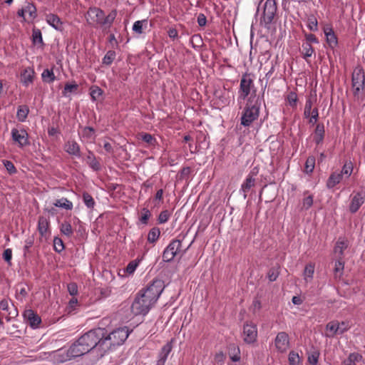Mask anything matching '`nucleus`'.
Returning a JSON list of instances; mask_svg holds the SVG:
<instances>
[{
  "label": "nucleus",
  "instance_id": "7",
  "mask_svg": "<svg viewBox=\"0 0 365 365\" xmlns=\"http://www.w3.org/2000/svg\"><path fill=\"white\" fill-rule=\"evenodd\" d=\"M277 4L275 0H266L263 6L262 21L266 25L270 24L277 13Z\"/></svg>",
  "mask_w": 365,
  "mask_h": 365
},
{
  "label": "nucleus",
  "instance_id": "45",
  "mask_svg": "<svg viewBox=\"0 0 365 365\" xmlns=\"http://www.w3.org/2000/svg\"><path fill=\"white\" fill-rule=\"evenodd\" d=\"M82 135L83 137L92 140L95 138V130L91 127H85L83 130Z\"/></svg>",
  "mask_w": 365,
  "mask_h": 365
},
{
  "label": "nucleus",
  "instance_id": "29",
  "mask_svg": "<svg viewBox=\"0 0 365 365\" xmlns=\"http://www.w3.org/2000/svg\"><path fill=\"white\" fill-rule=\"evenodd\" d=\"M24 9L26 20H32L36 17V9L33 4H27V5L24 7Z\"/></svg>",
  "mask_w": 365,
  "mask_h": 365
},
{
  "label": "nucleus",
  "instance_id": "27",
  "mask_svg": "<svg viewBox=\"0 0 365 365\" xmlns=\"http://www.w3.org/2000/svg\"><path fill=\"white\" fill-rule=\"evenodd\" d=\"M53 205L56 207L64 208L68 210H71L73 209V203L65 197L56 200Z\"/></svg>",
  "mask_w": 365,
  "mask_h": 365
},
{
  "label": "nucleus",
  "instance_id": "35",
  "mask_svg": "<svg viewBox=\"0 0 365 365\" xmlns=\"http://www.w3.org/2000/svg\"><path fill=\"white\" fill-rule=\"evenodd\" d=\"M255 185V179L252 175H248L245 182L242 185L241 190L245 193L244 196L246 197V192Z\"/></svg>",
  "mask_w": 365,
  "mask_h": 365
},
{
  "label": "nucleus",
  "instance_id": "3",
  "mask_svg": "<svg viewBox=\"0 0 365 365\" xmlns=\"http://www.w3.org/2000/svg\"><path fill=\"white\" fill-rule=\"evenodd\" d=\"M145 294L140 290L131 304V312L135 316L147 314L155 304L150 298L146 297Z\"/></svg>",
  "mask_w": 365,
  "mask_h": 365
},
{
  "label": "nucleus",
  "instance_id": "34",
  "mask_svg": "<svg viewBox=\"0 0 365 365\" xmlns=\"http://www.w3.org/2000/svg\"><path fill=\"white\" fill-rule=\"evenodd\" d=\"M29 110L26 106H21L18 108L16 116L19 121L24 122L29 114Z\"/></svg>",
  "mask_w": 365,
  "mask_h": 365
},
{
  "label": "nucleus",
  "instance_id": "41",
  "mask_svg": "<svg viewBox=\"0 0 365 365\" xmlns=\"http://www.w3.org/2000/svg\"><path fill=\"white\" fill-rule=\"evenodd\" d=\"M115 52L113 51H108L103 58V63L110 65L115 58Z\"/></svg>",
  "mask_w": 365,
  "mask_h": 365
},
{
  "label": "nucleus",
  "instance_id": "13",
  "mask_svg": "<svg viewBox=\"0 0 365 365\" xmlns=\"http://www.w3.org/2000/svg\"><path fill=\"white\" fill-rule=\"evenodd\" d=\"M24 318L32 328L38 327L41 322V317L32 309H27L24 312Z\"/></svg>",
  "mask_w": 365,
  "mask_h": 365
},
{
  "label": "nucleus",
  "instance_id": "44",
  "mask_svg": "<svg viewBox=\"0 0 365 365\" xmlns=\"http://www.w3.org/2000/svg\"><path fill=\"white\" fill-rule=\"evenodd\" d=\"M33 43L41 44L43 43L42 34L39 29H34L32 34Z\"/></svg>",
  "mask_w": 365,
  "mask_h": 365
},
{
  "label": "nucleus",
  "instance_id": "21",
  "mask_svg": "<svg viewBox=\"0 0 365 365\" xmlns=\"http://www.w3.org/2000/svg\"><path fill=\"white\" fill-rule=\"evenodd\" d=\"M117 12L115 10L111 11L108 16H105L103 14V19L101 21V26H105V28H110L116 18Z\"/></svg>",
  "mask_w": 365,
  "mask_h": 365
},
{
  "label": "nucleus",
  "instance_id": "31",
  "mask_svg": "<svg viewBox=\"0 0 365 365\" xmlns=\"http://www.w3.org/2000/svg\"><path fill=\"white\" fill-rule=\"evenodd\" d=\"M160 235V230L158 227H153L148 232V241L150 243H155L158 240Z\"/></svg>",
  "mask_w": 365,
  "mask_h": 365
},
{
  "label": "nucleus",
  "instance_id": "51",
  "mask_svg": "<svg viewBox=\"0 0 365 365\" xmlns=\"http://www.w3.org/2000/svg\"><path fill=\"white\" fill-rule=\"evenodd\" d=\"M312 101L310 98H308L306 101L305 106H304V115L305 118H309L312 113V111L313 109H312Z\"/></svg>",
  "mask_w": 365,
  "mask_h": 365
},
{
  "label": "nucleus",
  "instance_id": "64",
  "mask_svg": "<svg viewBox=\"0 0 365 365\" xmlns=\"http://www.w3.org/2000/svg\"><path fill=\"white\" fill-rule=\"evenodd\" d=\"M33 245L34 239L32 237H29L25 241V245L24 247V255H26L29 252V249L33 246Z\"/></svg>",
  "mask_w": 365,
  "mask_h": 365
},
{
  "label": "nucleus",
  "instance_id": "1",
  "mask_svg": "<svg viewBox=\"0 0 365 365\" xmlns=\"http://www.w3.org/2000/svg\"><path fill=\"white\" fill-rule=\"evenodd\" d=\"M106 334V330L104 328L98 327L93 329L83 335L79 339L83 343V351H90L97 346L103 347V337Z\"/></svg>",
  "mask_w": 365,
  "mask_h": 365
},
{
  "label": "nucleus",
  "instance_id": "11",
  "mask_svg": "<svg viewBox=\"0 0 365 365\" xmlns=\"http://www.w3.org/2000/svg\"><path fill=\"white\" fill-rule=\"evenodd\" d=\"M244 341L246 343L251 344L256 341L257 336V329L255 325L245 324L243 327Z\"/></svg>",
  "mask_w": 365,
  "mask_h": 365
},
{
  "label": "nucleus",
  "instance_id": "60",
  "mask_svg": "<svg viewBox=\"0 0 365 365\" xmlns=\"http://www.w3.org/2000/svg\"><path fill=\"white\" fill-rule=\"evenodd\" d=\"M138 263L136 261H131L128 263V264L126 267V272L128 274H132L135 272L136 269V267H138Z\"/></svg>",
  "mask_w": 365,
  "mask_h": 365
},
{
  "label": "nucleus",
  "instance_id": "5",
  "mask_svg": "<svg viewBox=\"0 0 365 365\" xmlns=\"http://www.w3.org/2000/svg\"><path fill=\"white\" fill-rule=\"evenodd\" d=\"M165 287L164 281L155 278L146 287L142 289L140 291L145 294V297L150 298L153 302L156 303Z\"/></svg>",
  "mask_w": 365,
  "mask_h": 365
},
{
  "label": "nucleus",
  "instance_id": "25",
  "mask_svg": "<svg viewBox=\"0 0 365 365\" xmlns=\"http://www.w3.org/2000/svg\"><path fill=\"white\" fill-rule=\"evenodd\" d=\"M326 329L327 331H329L331 332V334H327V336L328 337H333L334 335L339 334V322L334 320L329 322L326 326Z\"/></svg>",
  "mask_w": 365,
  "mask_h": 365
},
{
  "label": "nucleus",
  "instance_id": "20",
  "mask_svg": "<svg viewBox=\"0 0 365 365\" xmlns=\"http://www.w3.org/2000/svg\"><path fill=\"white\" fill-rule=\"evenodd\" d=\"M342 179V174L334 172L329 176L327 181V187L329 189L333 188L336 185L339 184Z\"/></svg>",
  "mask_w": 365,
  "mask_h": 365
},
{
  "label": "nucleus",
  "instance_id": "39",
  "mask_svg": "<svg viewBox=\"0 0 365 365\" xmlns=\"http://www.w3.org/2000/svg\"><path fill=\"white\" fill-rule=\"evenodd\" d=\"M41 76L44 81H46L48 83L53 82L55 80V76H54L53 72L49 69H45L43 71Z\"/></svg>",
  "mask_w": 365,
  "mask_h": 365
},
{
  "label": "nucleus",
  "instance_id": "49",
  "mask_svg": "<svg viewBox=\"0 0 365 365\" xmlns=\"http://www.w3.org/2000/svg\"><path fill=\"white\" fill-rule=\"evenodd\" d=\"M307 26H308L309 29L312 31H317V29H318L317 21L314 16H312L309 17Z\"/></svg>",
  "mask_w": 365,
  "mask_h": 365
},
{
  "label": "nucleus",
  "instance_id": "48",
  "mask_svg": "<svg viewBox=\"0 0 365 365\" xmlns=\"http://www.w3.org/2000/svg\"><path fill=\"white\" fill-rule=\"evenodd\" d=\"M53 247L56 252H61L64 249V245L62 240L58 237H55L53 240Z\"/></svg>",
  "mask_w": 365,
  "mask_h": 365
},
{
  "label": "nucleus",
  "instance_id": "10",
  "mask_svg": "<svg viewBox=\"0 0 365 365\" xmlns=\"http://www.w3.org/2000/svg\"><path fill=\"white\" fill-rule=\"evenodd\" d=\"M104 12L98 8H90L86 15V20L89 24H101Z\"/></svg>",
  "mask_w": 365,
  "mask_h": 365
},
{
  "label": "nucleus",
  "instance_id": "43",
  "mask_svg": "<svg viewBox=\"0 0 365 365\" xmlns=\"http://www.w3.org/2000/svg\"><path fill=\"white\" fill-rule=\"evenodd\" d=\"M314 272V266L312 264H307L305 267V269L304 271V275L305 279L307 281L308 279H312Z\"/></svg>",
  "mask_w": 365,
  "mask_h": 365
},
{
  "label": "nucleus",
  "instance_id": "16",
  "mask_svg": "<svg viewBox=\"0 0 365 365\" xmlns=\"http://www.w3.org/2000/svg\"><path fill=\"white\" fill-rule=\"evenodd\" d=\"M364 202V197L362 195V193L357 192L356 193L351 200V202L349 205V211L351 213L356 212Z\"/></svg>",
  "mask_w": 365,
  "mask_h": 365
},
{
  "label": "nucleus",
  "instance_id": "46",
  "mask_svg": "<svg viewBox=\"0 0 365 365\" xmlns=\"http://www.w3.org/2000/svg\"><path fill=\"white\" fill-rule=\"evenodd\" d=\"M352 170H353V165H352L351 161H349V163H346L344 165L341 171L339 173L342 174V176L344 175H346V177H349L352 173Z\"/></svg>",
  "mask_w": 365,
  "mask_h": 365
},
{
  "label": "nucleus",
  "instance_id": "19",
  "mask_svg": "<svg viewBox=\"0 0 365 365\" xmlns=\"http://www.w3.org/2000/svg\"><path fill=\"white\" fill-rule=\"evenodd\" d=\"M34 77V71L31 68H26L21 73V81L25 86H28L33 83Z\"/></svg>",
  "mask_w": 365,
  "mask_h": 365
},
{
  "label": "nucleus",
  "instance_id": "14",
  "mask_svg": "<svg viewBox=\"0 0 365 365\" xmlns=\"http://www.w3.org/2000/svg\"><path fill=\"white\" fill-rule=\"evenodd\" d=\"M82 345H83V343L80 342V339H78L68 349V351H67L68 357L75 358V357L81 356L82 355H84L85 354L88 353V351H83V348L84 346H83Z\"/></svg>",
  "mask_w": 365,
  "mask_h": 365
},
{
  "label": "nucleus",
  "instance_id": "32",
  "mask_svg": "<svg viewBox=\"0 0 365 365\" xmlns=\"http://www.w3.org/2000/svg\"><path fill=\"white\" fill-rule=\"evenodd\" d=\"M362 359L361 355L358 353H351L349 357L343 361L344 365H356V361Z\"/></svg>",
  "mask_w": 365,
  "mask_h": 365
},
{
  "label": "nucleus",
  "instance_id": "6",
  "mask_svg": "<svg viewBox=\"0 0 365 365\" xmlns=\"http://www.w3.org/2000/svg\"><path fill=\"white\" fill-rule=\"evenodd\" d=\"M181 246L182 242L180 240H172L163 251V261L166 262H171L180 252Z\"/></svg>",
  "mask_w": 365,
  "mask_h": 365
},
{
  "label": "nucleus",
  "instance_id": "53",
  "mask_svg": "<svg viewBox=\"0 0 365 365\" xmlns=\"http://www.w3.org/2000/svg\"><path fill=\"white\" fill-rule=\"evenodd\" d=\"M67 289L71 296H76L78 294V285L76 282H70L68 284Z\"/></svg>",
  "mask_w": 365,
  "mask_h": 365
},
{
  "label": "nucleus",
  "instance_id": "61",
  "mask_svg": "<svg viewBox=\"0 0 365 365\" xmlns=\"http://www.w3.org/2000/svg\"><path fill=\"white\" fill-rule=\"evenodd\" d=\"M318 116H319V113H318L317 108H314L312 111L310 116L309 117V123L310 124L314 125L317 121Z\"/></svg>",
  "mask_w": 365,
  "mask_h": 365
},
{
  "label": "nucleus",
  "instance_id": "36",
  "mask_svg": "<svg viewBox=\"0 0 365 365\" xmlns=\"http://www.w3.org/2000/svg\"><path fill=\"white\" fill-rule=\"evenodd\" d=\"M78 88V84L76 83H66L65 85L64 89L63 91V96L68 97L69 96V93L76 92Z\"/></svg>",
  "mask_w": 365,
  "mask_h": 365
},
{
  "label": "nucleus",
  "instance_id": "8",
  "mask_svg": "<svg viewBox=\"0 0 365 365\" xmlns=\"http://www.w3.org/2000/svg\"><path fill=\"white\" fill-rule=\"evenodd\" d=\"M365 76L362 68H356L352 74V86L354 93H358L364 87Z\"/></svg>",
  "mask_w": 365,
  "mask_h": 365
},
{
  "label": "nucleus",
  "instance_id": "62",
  "mask_svg": "<svg viewBox=\"0 0 365 365\" xmlns=\"http://www.w3.org/2000/svg\"><path fill=\"white\" fill-rule=\"evenodd\" d=\"M3 258L9 264H11V260L12 258V250L9 248L6 249L4 251Z\"/></svg>",
  "mask_w": 365,
  "mask_h": 365
},
{
  "label": "nucleus",
  "instance_id": "38",
  "mask_svg": "<svg viewBox=\"0 0 365 365\" xmlns=\"http://www.w3.org/2000/svg\"><path fill=\"white\" fill-rule=\"evenodd\" d=\"M83 200L85 205L88 208H93L95 205V201L93 198V197L88 192H83Z\"/></svg>",
  "mask_w": 365,
  "mask_h": 365
},
{
  "label": "nucleus",
  "instance_id": "50",
  "mask_svg": "<svg viewBox=\"0 0 365 365\" xmlns=\"http://www.w3.org/2000/svg\"><path fill=\"white\" fill-rule=\"evenodd\" d=\"M313 204V197L312 195H309L303 199L302 210H307L309 209Z\"/></svg>",
  "mask_w": 365,
  "mask_h": 365
},
{
  "label": "nucleus",
  "instance_id": "23",
  "mask_svg": "<svg viewBox=\"0 0 365 365\" xmlns=\"http://www.w3.org/2000/svg\"><path fill=\"white\" fill-rule=\"evenodd\" d=\"M49 222L48 219L43 216H40L38 221V230L41 236H43L48 228Z\"/></svg>",
  "mask_w": 365,
  "mask_h": 365
},
{
  "label": "nucleus",
  "instance_id": "47",
  "mask_svg": "<svg viewBox=\"0 0 365 365\" xmlns=\"http://www.w3.org/2000/svg\"><path fill=\"white\" fill-rule=\"evenodd\" d=\"M351 327V325L349 324V322L347 321H342L341 322H339V329H338V333L339 334H342L346 331H348Z\"/></svg>",
  "mask_w": 365,
  "mask_h": 365
},
{
  "label": "nucleus",
  "instance_id": "22",
  "mask_svg": "<svg viewBox=\"0 0 365 365\" xmlns=\"http://www.w3.org/2000/svg\"><path fill=\"white\" fill-rule=\"evenodd\" d=\"M228 354L232 361L237 362L240 360V351L235 344H230L228 348Z\"/></svg>",
  "mask_w": 365,
  "mask_h": 365
},
{
  "label": "nucleus",
  "instance_id": "63",
  "mask_svg": "<svg viewBox=\"0 0 365 365\" xmlns=\"http://www.w3.org/2000/svg\"><path fill=\"white\" fill-rule=\"evenodd\" d=\"M319 354L318 352H314L308 356V361L312 364L316 365L318 362Z\"/></svg>",
  "mask_w": 365,
  "mask_h": 365
},
{
  "label": "nucleus",
  "instance_id": "30",
  "mask_svg": "<svg viewBox=\"0 0 365 365\" xmlns=\"http://www.w3.org/2000/svg\"><path fill=\"white\" fill-rule=\"evenodd\" d=\"M324 34L327 37V41L329 45L331 47L336 46L337 39L331 29L324 30Z\"/></svg>",
  "mask_w": 365,
  "mask_h": 365
},
{
  "label": "nucleus",
  "instance_id": "52",
  "mask_svg": "<svg viewBox=\"0 0 365 365\" xmlns=\"http://www.w3.org/2000/svg\"><path fill=\"white\" fill-rule=\"evenodd\" d=\"M170 217V212L168 210L162 211L158 216V222L160 224L165 223Z\"/></svg>",
  "mask_w": 365,
  "mask_h": 365
},
{
  "label": "nucleus",
  "instance_id": "24",
  "mask_svg": "<svg viewBox=\"0 0 365 365\" xmlns=\"http://www.w3.org/2000/svg\"><path fill=\"white\" fill-rule=\"evenodd\" d=\"M324 135V126L323 124H317L314 135V140L317 144L323 141Z\"/></svg>",
  "mask_w": 365,
  "mask_h": 365
},
{
  "label": "nucleus",
  "instance_id": "37",
  "mask_svg": "<svg viewBox=\"0 0 365 365\" xmlns=\"http://www.w3.org/2000/svg\"><path fill=\"white\" fill-rule=\"evenodd\" d=\"M172 341L173 339L162 347L160 352L159 353V357L168 358L173 349Z\"/></svg>",
  "mask_w": 365,
  "mask_h": 365
},
{
  "label": "nucleus",
  "instance_id": "18",
  "mask_svg": "<svg viewBox=\"0 0 365 365\" xmlns=\"http://www.w3.org/2000/svg\"><path fill=\"white\" fill-rule=\"evenodd\" d=\"M46 21L51 26L54 28L56 30H62V22L57 15L53 14H48L46 15Z\"/></svg>",
  "mask_w": 365,
  "mask_h": 365
},
{
  "label": "nucleus",
  "instance_id": "56",
  "mask_svg": "<svg viewBox=\"0 0 365 365\" xmlns=\"http://www.w3.org/2000/svg\"><path fill=\"white\" fill-rule=\"evenodd\" d=\"M287 101H288V103L290 106H292V107L296 106L297 101V95L294 92H291L287 96Z\"/></svg>",
  "mask_w": 365,
  "mask_h": 365
},
{
  "label": "nucleus",
  "instance_id": "12",
  "mask_svg": "<svg viewBox=\"0 0 365 365\" xmlns=\"http://www.w3.org/2000/svg\"><path fill=\"white\" fill-rule=\"evenodd\" d=\"M11 136L13 140L21 146L28 143V134L24 129L18 130L17 128H13L11 130Z\"/></svg>",
  "mask_w": 365,
  "mask_h": 365
},
{
  "label": "nucleus",
  "instance_id": "26",
  "mask_svg": "<svg viewBox=\"0 0 365 365\" xmlns=\"http://www.w3.org/2000/svg\"><path fill=\"white\" fill-rule=\"evenodd\" d=\"M280 273V266L277 264L275 266L271 267L267 272V277L269 282H274L278 278Z\"/></svg>",
  "mask_w": 365,
  "mask_h": 365
},
{
  "label": "nucleus",
  "instance_id": "28",
  "mask_svg": "<svg viewBox=\"0 0 365 365\" xmlns=\"http://www.w3.org/2000/svg\"><path fill=\"white\" fill-rule=\"evenodd\" d=\"M348 247L347 241L339 240L335 245L334 252L336 254L339 255L340 259L342 258L344 255V250Z\"/></svg>",
  "mask_w": 365,
  "mask_h": 365
},
{
  "label": "nucleus",
  "instance_id": "54",
  "mask_svg": "<svg viewBox=\"0 0 365 365\" xmlns=\"http://www.w3.org/2000/svg\"><path fill=\"white\" fill-rule=\"evenodd\" d=\"M146 21H136L133 26V30L135 33L138 34H141L143 33V24Z\"/></svg>",
  "mask_w": 365,
  "mask_h": 365
},
{
  "label": "nucleus",
  "instance_id": "4",
  "mask_svg": "<svg viewBox=\"0 0 365 365\" xmlns=\"http://www.w3.org/2000/svg\"><path fill=\"white\" fill-rule=\"evenodd\" d=\"M261 100L259 97L255 102H253V100L250 98L241 117V124L244 126H250L252 123L258 118Z\"/></svg>",
  "mask_w": 365,
  "mask_h": 365
},
{
  "label": "nucleus",
  "instance_id": "58",
  "mask_svg": "<svg viewBox=\"0 0 365 365\" xmlns=\"http://www.w3.org/2000/svg\"><path fill=\"white\" fill-rule=\"evenodd\" d=\"M143 213L142 214L140 220L143 224L146 225L148 224V220L150 218L151 214L150 212L147 208H143Z\"/></svg>",
  "mask_w": 365,
  "mask_h": 365
},
{
  "label": "nucleus",
  "instance_id": "2",
  "mask_svg": "<svg viewBox=\"0 0 365 365\" xmlns=\"http://www.w3.org/2000/svg\"><path fill=\"white\" fill-rule=\"evenodd\" d=\"M129 330L126 327L116 329L108 334H106L103 337V349L106 351V349H110L112 346L123 344L129 336Z\"/></svg>",
  "mask_w": 365,
  "mask_h": 365
},
{
  "label": "nucleus",
  "instance_id": "40",
  "mask_svg": "<svg viewBox=\"0 0 365 365\" xmlns=\"http://www.w3.org/2000/svg\"><path fill=\"white\" fill-rule=\"evenodd\" d=\"M288 360L289 365H299L300 363L299 354L294 351L289 352Z\"/></svg>",
  "mask_w": 365,
  "mask_h": 365
},
{
  "label": "nucleus",
  "instance_id": "15",
  "mask_svg": "<svg viewBox=\"0 0 365 365\" xmlns=\"http://www.w3.org/2000/svg\"><path fill=\"white\" fill-rule=\"evenodd\" d=\"M252 85V80L247 78V76H243L240 81V97L243 99L247 98L250 93L251 86Z\"/></svg>",
  "mask_w": 365,
  "mask_h": 365
},
{
  "label": "nucleus",
  "instance_id": "17",
  "mask_svg": "<svg viewBox=\"0 0 365 365\" xmlns=\"http://www.w3.org/2000/svg\"><path fill=\"white\" fill-rule=\"evenodd\" d=\"M64 149L70 155L76 157L80 156L79 145L73 140H68L64 145Z\"/></svg>",
  "mask_w": 365,
  "mask_h": 365
},
{
  "label": "nucleus",
  "instance_id": "33",
  "mask_svg": "<svg viewBox=\"0 0 365 365\" xmlns=\"http://www.w3.org/2000/svg\"><path fill=\"white\" fill-rule=\"evenodd\" d=\"M302 53L304 58L307 61V58L311 57L314 52V50L309 43H304L302 44Z\"/></svg>",
  "mask_w": 365,
  "mask_h": 365
},
{
  "label": "nucleus",
  "instance_id": "59",
  "mask_svg": "<svg viewBox=\"0 0 365 365\" xmlns=\"http://www.w3.org/2000/svg\"><path fill=\"white\" fill-rule=\"evenodd\" d=\"M103 93L102 90L98 87H95L91 89V98L95 101L98 99Z\"/></svg>",
  "mask_w": 365,
  "mask_h": 365
},
{
  "label": "nucleus",
  "instance_id": "55",
  "mask_svg": "<svg viewBox=\"0 0 365 365\" xmlns=\"http://www.w3.org/2000/svg\"><path fill=\"white\" fill-rule=\"evenodd\" d=\"M315 161H305L304 172L307 174H309L313 172L315 167Z\"/></svg>",
  "mask_w": 365,
  "mask_h": 365
},
{
  "label": "nucleus",
  "instance_id": "9",
  "mask_svg": "<svg viewBox=\"0 0 365 365\" xmlns=\"http://www.w3.org/2000/svg\"><path fill=\"white\" fill-rule=\"evenodd\" d=\"M274 345L279 352H286L289 347V338L288 334L285 331L279 332L276 336Z\"/></svg>",
  "mask_w": 365,
  "mask_h": 365
},
{
  "label": "nucleus",
  "instance_id": "42",
  "mask_svg": "<svg viewBox=\"0 0 365 365\" xmlns=\"http://www.w3.org/2000/svg\"><path fill=\"white\" fill-rule=\"evenodd\" d=\"M61 232L69 237L73 234V229L70 223L67 222H64L61 225Z\"/></svg>",
  "mask_w": 365,
  "mask_h": 365
},
{
  "label": "nucleus",
  "instance_id": "57",
  "mask_svg": "<svg viewBox=\"0 0 365 365\" xmlns=\"http://www.w3.org/2000/svg\"><path fill=\"white\" fill-rule=\"evenodd\" d=\"M4 164L5 168H6L8 173L10 175L14 174L16 173V169L13 164L12 161H4Z\"/></svg>",
  "mask_w": 365,
  "mask_h": 365
}]
</instances>
